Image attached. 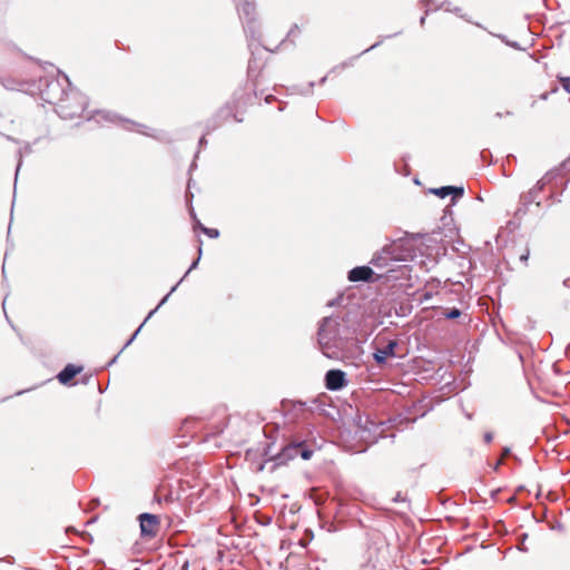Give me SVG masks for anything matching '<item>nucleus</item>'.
Listing matches in <instances>:
<instances>
[{
    "mask_svg": "<svg viewBox=\"0 0 570 570\" xmlns=\"http://www.w3.org/2000/svg\"><path fill=\"white\" fill-rule=\"evenodd\" d=\"M393 502L395 503H399V502H405L406 501V498L402 495L401 492H397L395 494V497L392 499Z\"/></svg>",
    "mask_w": 570,
    "mask_h": 570,
    "instance_id": "nucleus-16",
    "label": "nucleus"
},
{
    "mask_svg": "<svg viewBox=\"0 0 570 570\" xmlns=\"http://www.w3.org/2000/svg\"><path fill=\"white\" fill-rule=\"evenodd\" d=\"M560 83L564 88V90H567L570 94V78L569 77L560 78Z\"/></svg>",
    "mask_w": 570,
    "mask_h": 570,
    "instance_id": "nucleus-15",
    "label": "nucleus"
},
{
    "mask_svg": "<svg viewBox=\"0 0 570 570\" xmlns=\"http://www.w3.org/2000/svg\"><path fill=\"white\" fill-rule=\"evenodd\" d=\"M541 98H542V99H546V98H547V94H543V95L541 96Z\"/></svg>",
    "mask_w": 570,
    "mask_h": 570,
    "instance_id": "nucleus-21",
    "label": "nucleus"
},
{
    "mask_svg": "<svg viewBox=\"0 0 570 570\" xmlns=\"http://www.w3.org/2000/svg\"><path fill=\"white\" fill-rule=\"evenodd\" d=\"M493 468H494L493 470L497 471L499 468V464L493 465Z\"/></svg>",
    "mask_w": 570,
    "mask_h": 570,
    "instance_id": "nucleus-20",
    "label": "nucleus"
},
{
    "mask_svg": "<svg viewBox=\"0 0 570 570\" xmlns=\"http://www.w3.org/2000/svg\"><path fill=\"white\" fill-rule=\"evenodd\" d=\"M514 254L518 256L519 261L522 264L527 265L529 255H530V250L527 246L520 247V248H514Z\"/></svg>",
    "mask_w": 570,
    "mask_h": 570,
    "instance_id": "nucleus-11",
    "label": "nucleus"
},
{
    "mask_svg": "<svg viewBox=\"0 0 570 570\" xmlns=\"http://www.w3.org/2000/svg\"><path fill=\"white\" fill-rule=\"evenodd\" d=\"M197 226L202 229L204 234H206L210 238H217L219 236V230L216 228H207L203 226L199 222H197Z\"/></svg>",
    "mask_w": 570,
    "mask_h": 570,
    "instance_id": "nucleus-13",
    "label": "nucleus"
},
{
    "mask_svg": "<svg viewBox=\"0 0 570 570\" xmlns=\"http://www.w3.org/2000/svg\"><path fill=\"white\" fill-rule=\"evenodd\" d=\"M484 440L487 443L491 442L492 441V434L491 433H485L484 434Z\"/></svg>",
    "mask_w": 570,
    "mask_h": 570,
    "instance_id": "nucleus-18",
    "label": "nucleus"
},
{
    "mask_svg": "<svg viewBox=\"0 0 570 570\" xmlns=\"http://www.w3.org/2000/svg\"><path fill=\"white\" fill-rule=\"evenodd\" d=\"M313 451L306 445L305 442L302 443H293L285 446L277 459L279 463H287L288 461H294L297 459L301 460H309Z\"/></svg>",
    "mask_w": 570,
    "mask_h": 570,
    "instance_id": "nucleus-3",
    "label": "nucleus"
},
{
    "mask_svg": "<svg viewBox=\"0 0 570 570\" xmlns=\"http://www.w3.org/2000/svg\"><path fill=\"white\" fill-rule=\"evenodd\" d=\"M55 105L62 119L72 120L82 117L87 108V97L78 89L69 88Z\"/></svg>",
    "mask_w": 570,
    "mask_h": 570,
    "instance_id": "nucleus-2",
    "label": "nucleus"
},
{
    "mask_svg": "<svg viewBox=\"0 0 570 570\" xmlns=\"http://www.w3.org/2000/svg\"><path fill=\"white\" fill-rule=\"evenodd\" d=\"M264 468H265V465H264V464H261V465H258L257 471H258V472H261V471H263V470H264Z\"/></svg>",
    "mask_w": 570,
    "mask_h": 570,
    "instance_id": "nucleus-19",
    "label": "nucleus"
},
{
    "mask_svg": "<svg viewBox=\"0 0 570 570\" xmlns=\"http://www.w3.org/2000/svg\"><path fill=\"white\" fill-rule=\"evenodd\" d=\"M397 346L396 341H390L385 346L377 348L374 358L379 364H383L387 357L394 356V350Z\"/></svg>",
    "mask_w": 570,
    "mask_h": 570,
    "instance_id": "nucleus-8",
    "label": "nucleus"
},
{
    "mask_svg": "<svg viewBox=\"0 0 570 570\" xmlns=\"http://www.w3.org/2000/svg\"><path fill=\"white\" fill-rule=\"evenodd\" d=\"M509 455H510V449H504L502 454H501V458L498 459L497 463H502V461L508 459Z\"/></svg>",
    "mask_w": 570,
    "mask_h": 570,
    "instance_id": "nucleus-17",
    "label": "nucleus"
},
{
    "mask_svg": "<svg viewBox=\"0 0 570 570\" xmlns=\"http://www.w3.org/2000/svg\"><path fill=\"white\" fill-rule=\"evenodd\" d=\"M83 370L82 366L68 364L57 376L59 382L63 385L69 384L76 375L81 373Z\"/></svg>",
    "mask_w": 570,
    "mask_h": 570,
    "instance_id": "nucleus-7",
    "label": "nucleus"
},
{
    "mask_svg": "<svg viewBox=\"0 0 570 570\" xmlns=\"http://www.w3.org/2000/svg\"><path fill=\"white\" fill-rule=\"evenodd\" d=\"M432 193L440 198H445L449 195H453V200L455 198H460L463 196L464 188L463 187H455V186H444L440 188L432 189Z\"/></svg>",
    "mask_w": 570,
    "mask_h": 570,
    "instance_id": "nucleus-9",
    "label": "nucleus"
},
{
    "mask_svg": "<svg viewBox=\"0 0 570 570\" xmlns=\"http://www.w3.org/2000/svg\"><path fill=\"white\" fill-rule=\"evenodd\" d=\"M325 338H326V337H325V334H324V330H323V328H321V330H320V332H318V343H320V345H321V347H322V352H323V353H324V355H326L327 357H332V355H331V354H330V352H328V348H330L328 343H327V342H325Z\"/></svg>",
    "mask_w": 570,
    "mask_h": 570,
    "instance_id": "nucleus-12",
    "label": "nucleus"
},
{
    "mask_svg": "<svg viewBox=\"0 0 570 570\" xmlns=\"http://www.w3.org/2000/svg\"><path fill=\"white\" fill-rule=\"evenodd\" d=\"M521 490H523V485H520V487L518 488V491H521Z\"/></svg>",
    "mask_w": 570,
    "mask_h": 570,
    "instance_id": "nucleus-22",
    "label": "nucleus"
},
{
    "mask_svg": "<svg viewBox=\"0 0 570 570\" xmlns=\"http://www.w3.org/2000/svg\"><path fill=\"white\" fill-rule=\"evenodd\" d=\"M237 105H238V100L234 99L229 102H227L224 107H222L218 111V116L224 118V119H227L228 117H232L234 120L240 122L243 121L242 118H239L237 116V114L235 112V109L237 108Z\"/></svg>",
    "mask_w": 570,
    "mask_h": 570,
    "instance_id": "nucleus-10",
    "label": "nucleus"
},
{
    "mask_svg": "<svg viewBox=\"0 0 570 570\" xmlns=\"http://www.w3.org/2000/svg\"><path fill=\"white\" fill-rule=\"evenodd\" d=\"M141 537L154 538L159 529V518L151 513H141L139 515Z\"/></svg>",
    "mask_w": 570,
    "mask_h": 570,
    "instance_id": "nucleus-4",
    "label": "nucleus"
},
{
    "mask_svg": "<svg viewBox=\"0 0 570 570\" xmlns=\"http://www.w3.org/2000/svg\"><path fill=\"white\" fill-rule=\"evenodd\" d=\"M346 384L345 373L341 370H330L325 376V385L331 391H337Z\"/></svg>",
    "mask_w": 570,
    "mask_h": 570,
    "instance_id": "nucleus-6",
    "label": "nucleus"
},
{
    "mask_svg": "<svg viewBox=\"0 0 570 570\" xmlns=\"http://www.w3.org/2000/svg\"><path fill=\"white\" fill-rule=\"evenodd\" d=\"M374 272L368 266H357L348 272L347 278L350 282H376L380 279V275L373 278Z\"/></svg>",
    "mask_w": 570,
    "mask_h": 570,
    "instance_id": "nucleus-5",
    "label": "nucleus"
},
{
    "mask_svg": "<svg viewBox=\"0 0 570 570\" xmlns=\"http://www.w3.org/2000/svg\"><path fill=\"white\" fill-rule=\"evenodd\" d=\"M409 255L410 250L405 247V243L402 239H397L375 253L371 264L377 268H387L386 275L392 278H407L411 269L406 265L393 267V263L403 262Z\"/></svg>",
    "mask_w": 570,
    "mask_h": 570,
    "instance_id": "nucleus-1",
    "label": "nucleus"
},
{
    "mask_svg": "<svg viewBox=\"0 0 570 570\" xmlns=\"http://www.w3.org/2000/svg\"><path fill=\"white\" fill-rule=\"evenodd\" d=\"M446 318L454 320L461 315V311L458 308H452L448 313L444 314Z\"/></svg>",
    "mask_w": 570,
    "mask_h": 570,
    "instance_id": "nucleus-14",
    "label": "nucleus"
}]
</instances>
